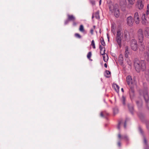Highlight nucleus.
Segmentation results:
<instances>
[{
  "label": "nucleus",
  "mask_w": 149,
  "mask_h": 149,
  "mask_svg": "<svg viewBox=\"0 0 149 149\" xmlns=\"http://www.w3.org/2000/svg\"><path fill=\"white\" fill-rule=\"evenodd\" d=\"M129 120H130V118H126L125 121V122L124 123V127L125 128H126V124L128 121H129Z\"/></svg>",
  "instance_id": "nucleus-21"
},
{
  "label": "nucleus",
  "mask_w": 149,
  "mask_h": 149,
  "mask_svg": "<svg viewBox=\"0 0 149 149\" xmlns=\"http://www.w3.org/2000/svg\"><path fill=\"white\" fill-rule=\"evenodd\" d=\"M134 19L135 22L136 24H138L139 23V18L138 13L136 12L135 13Z\"/></svg>",
  "instance_id": "nucleus-8"
},
{
  "label": "nucleus",
  "mask_w": 149,
  "mask_h": 149,
  "mask_svg": "<svg viewBox=\"0 0 149 149\" xmlns=\"http://www.w3.org/2000/svg\"><path fill=\"white\" fill-rule=\"evenodd\" d=\"M134 79V80L133 81V82H131V84H133V86H136V82L135 81Z\"/></svg>",
  "instance_id": "nucleus-32"
},
{
  "label": "nucleus",
  "mask_w": 149,
  "mask_h": 149,
  "mask_svg": "<svg viewBox=\"0 0 149 149\" xmlns=\"http://www.w3.org/2000/svg\"><path fill=\"white\" fill-rule=\"evenodd\" d=\"M91 45L92 46V47L93 49L95 48V44L94 42V40H92L91 42Z\"/></svg>",
  "instance_id": "nucleus-28"
},
{
  "label": "nucleus",
  "mask_w": 149,
  "mask_h": 149,
  "mask_svg": "<svg viewBox=\"0 0 149 149\" xmlns=\"http://www.w3.org/2000/svg\"><path fill=\"white\" fill-rule=\"evenodd\" d=\"M138 39L140 43H142L144 39L143 30L141 29H139L137 31Z\"/></svg>",
  "instance_id": "nucleus-4"
},
{
  "label": "nucleus",
  "mask_w": 149,
  "mask_h": 149,
  "mask_svg": "<svg viewBox=\"0 0 149 149\" xmlns=\"http://www.w3.org/2000/svg\"><path fill=\"white\" fill-rule=\"evenodd\" d=\"M132 92L133 93V96H134V91L133 90H131V92Z\"/></svg>",
  "instance_id": "nucleus-39"
},
{
  "label": "nucleus",
  "mask_w": 149,
  "mask_h": 149,
  "mask_svg": "<svg viewBox=\"0 0 149 149\" xmlns=\"http://www.w3.org/2000/svg\"><path fill=\"white\" fill-rule=\"evenodd\" d=\"M75 36L76 37L79 38H81V35L77 33H76L75 34Z\"/></svg>",
  "instance_id": "nucleus-29"
},
{
  "label": "nucleus",
  "mask_w": 149,
  "mask_h": 149,
  "mask_svg": "<svg viewBox=\"0 0 149 149\" xmlns=\"http://www.w3.org/2000/svg\"><path fill=\"white\" fill-rule=\"evenodd\" d=\"M144 142L145 144L146 145H147V140H146V138L145 137L144 138Z\"/></svg>",
  "instance_id": "nucleus-36"
},
{
  "label": "nucleus",
  "mask_w": 149,
  "mask_h": 149,
  "mask_svg": "<svg viewBox=\"0 0 149 149\" xmlns=\"http://www.w3.org/2000/svg\"><path fill=\"white\" fill-rule=\"evenodd\" d=\"M122 56V55L120 54L119 56V58L120 59V60H123V58Z\"/></svg>",
  "instance_id": "nucleus-37"
},
{
  "label": "nucleus",
  "mask_w": 149,
  "mask_h": 149,
  "mask_svg": "<svg viewBox=\"0 0 149 149\" xmlns=\"http://www.w3.org/2000/svg\"><path fill=\"white\" fill-rule=\"evenodd\" d=\"M141 46L143 48V49L144 48L145 46L143 44H141Z\"/></svg>",
  "instance_id": "nucleus-42"
},
{
  "label": "nucleus",
  "mask_w": 149,
  "mask_h": 149,
  "mask_svg": "<svg viewBox=\"0 0 149 149\" xmlns=\"http://www.w3.org/2000/svg\"><path fill=\"white\" fill-rule=\"evenodd\" d=\"M144 0H139L137 2L138 7L140 10L143 8L144 6Z\"/></svg>",
  "instance_id": "nucleus-7"
},
{
  "label": "nucleus",
  "mask_w": 149,
  "mask_h": 149,
  "mask_svg": "<svg viewBox=\"0 0 149 149\" xmlns=\"http://www.w3.org/2000/svg\"><path fill=\"white\" fill-rule=\"evenodd\" d=\"M94 2H92V3L93 4L94 3Z\"/></svg>",
  "instance_id": "nucleus-50"
},
{
  "label": "nucleus",
  "mask_w": 149,
  "mask_h": 149,
  "mask_svg": "<svg viewBox=\"0 0 149 149\" xmlns=\"http://www.w3.org/2000/svg\"><path fill=\"white\" fill-rule=\"evenodd\" d=\"M146 77H147V79L149 81V70L148 71V73L146 75Z\"/></svg>",
  "instance_id": "nucleus-33"
},
{
  "label": "nucleus",
  "mask_w": 149,
  "mask_h": 149,
  "mask_svg": "<svg viewBox=\"0 0 149 149\" xmlns=\"http://www.w3.org/2000/svg\"><path fill=\"white\" fill-rule=\"evenodd\" d=\"M134 68L138 72L141 70L144 71L146 68V63L144 60H140L137 59H135L133 61Z\"/></svg>",
  "instance_id": "nucleus-1"
},
{
  "label": "nucleus",
  "mask_w": 149,
  "mask_h": 149,
  "mask_svg": "<svg viewBox=\"0 0 149 149\" xmlns=\"http://www.w3.org/2000/svg\"><path fill=\"white\" fill-rule=\"evenodd\" d=\"M79 30L80 32L82 33H84L85 32V30L84 29V26L82 25H80Z\"/></svg>",
  "instance_id": "nucleus-18"
},
{
  "label": "nucleus",
  "mask_w": 149,
  "mask_h": 149,
  "mask_svg": "<svg viewBox=\"0 0 149 149\" xmlns=\"http://www.w3.org/2000/svg\"><path fill=\"white\" fill-rule=\"evenodd\" d=\"M140 131H141V132L142 133V130L141 129H140Z\"/></svg>",
  "instance_id": "nucleus-48"
},
{
  "label": "nucleus",
  "mask_w": 149,
  "mask_h": 149,
  "mask_svg": "<svg viewBox=\"0 0 149 149\" xmlns=\"http://www.w3.org/2000/svg\"><path fill=\"white\" fill-rule=\"evenodd\" d=\"M108 39H109V38L108 37Z\"/></svg>",
  "instance_id": "nucleus-51"
},
{
  "label": "nucleus",
  "mask_w": 149,
  "mask_h": 149,
  "mask_svg": "<svg viewBox=\"0 0 149 149\" xmlns=\"http://www.w3.org/2000/svg\"><path fill=\"white\" fill-rule=\"evenodd\" d=\"M126 81L127 84L129 85H130V75H128L126 77Z\"/></svg>",
  "instance_id": "nucleus-19"
},
{
  "label": "nucleus",
  "mask_w": 149,
  "mask_h": 149,
  "mask_svg": "<svg viewBox=\"0 0 149 149\" xmlns=\"http://www.w3.org/2000/svg\"><path fill=\"white\" fill-rule=\"evenodd\" d=\"M134 2L132 1V3L131 2V4H134Z\"/></svg>",
  "instance_id": "nucleus-45"
},
{
  "label": "nucleus",
  "mask_w": 149,
  "mask_h": 149,
  "mask_svg": "<svg viewBox=\"0 0 149 149\" xmlns=\"http://www.w3.org/2000/svg\"><path fill=\"white\" fill-rule=\"evenodd\" d=\"M93 29H95V26H93Z\"/></svg>",
  "instance_id": "nucleus-44"
},
{
  "label": "nucleus",
  "mask_w": 149,
  "mask_h": 149,
  "mask_svg": "<svg viewBox=\"0 0 149 149\" xmlns=\"http://www.w3.org/2000/svg\"><path fill=\"white\" fill-rule=\"evenodd\" d=\"M145 36L147 38H149V28H146L145 31Z\"/></svg>",
  "instance_id": "nucleus-11"
},
{
  "label": "nucleus",
  "mask_w": 149,
  "mask_h": 149,
  "mask_svg": "<svg viewBox=\"0 0 149 149\" xmlns=\"http://www.w3.org/2000/svg\"><path fill=\"white\" fill-rule=\"evenodd\" d=\"M118 112V109L117 108H115L113 109V113L114 115L117 114Z\"/></svg>",
  "instance_id": "nucleus-27"
},
{
  "label": "nucleus",
  "mask_w": 149,
  "mask_h": 149,
  "mask_svg": "<svg viewBox=\"0 0 149 149\" xmlns=\"http://www.w3.org/2000/svg\"><path fill=\"white\" fill-rule=\"evenodd\" d=\"M100 40L101 43L102 45L103 46H105V43L104 40L103 38H101Z\"/></svg>",
  "instance_id": "nucleus-26"
},
{
  "label": "nucleus",
  "mask_w": 149,
  "mask_h": 149,
  "mask_svg": "<svg viewBox=\"0 0 149 149\" xmlns=\"http://www.w3.org/2000/svg\"><path fill=\"white\" fill-rule=\"evenodd\" d=\"M121 37V31L119 30H118L117 32V36L116 37Z\"/></svg>",
  "instance_id": "nucleus-25"
},
{
  "label": "nucleus",
  "mask_w": 149,
  "mask_h": 149,
  "mask_svg": "<svg viewBox=\"0 0 149 149\" xmlns=\"http://www.w3.org/2000/svg\"><path fill=\"white\" fill-rule=\"evenodd\" d=\"M125 97L124 96H123L122 98L121 99V101L123 103V105H124L125 108L127 109H128L129 111H130V103H128L126 105L125 103Z\"/></svg>",
  "instance_id": "nucleus-6"
},
{
  "label": "nucleus",
  "mask_w": 149,
  "mask_h": 149,
  "mask_svg": "<svg viewBox=\"0 0 149 149\" xmlns=\"http://www.w3.org/2000/svg\"><path fill=\"white\" fill-rule=\"evenodd\" d=\"M100 116L101 117H105V116L104 115V113L103 112H101L100 113Z\"/></svg>",
  "instance_id": "nucleus-34"
},
{
  "label": "nucleus",
  "mask_w": 149,
  "mask_h": 149,
  "mask_svg": "<svg viewBox=\"0 0 149 149\" xmlns=\"http://www.w3.org/2000/svg\"><path fill=\"white\" fill-rule=\"evenodd\" d=\"M129 2H130V0H127Z\"/></svg>",
  "instance_id": "nucleus-49"
},
{
  "label": "nucleus",
  "mask_w": 149,
  "mask_h": 149,
  "mask_svg": "<svg viewBox=\"0 0 149 149\" xmlns=\"http://www.w3.org/2000/svg\"><path fill=\"white\" fill-rule=\"evenodd\" d=\"M109 9L112 12H114L115 16L118 17L120 15L119 10L117 5L114 6L113 5H111L109 7Z\"/></svg>",
  "instance_id": "nucleus-2"
},
{
  "label": "nucleus",
  "mask_w": 149,
  "mask_h": 149,
  "mask_svg": "<svg viewBox=\"0 0 149 149\" xmlns=\"http://www.w3.org/2000/svg\"><path fill=\"white\" fill-rule=\"evenodd\" d=\"M94 15H93L92 16V18H94Z\"/></svg>",
  "instance_id": "nucleus-47"
},
{
  "label": "nucleus",
  "mask_w": 149,
  "mask_h": 149,
  "mask_svg": "<svg viewBox=\"0 0 149 149\" xmlns=\"http://www.w3.org/2000/svg\"><path fill=\"white\" fill-rule=\"evenodd\" d=\"M94 16L97 19H99L100 18V16L99 15V12L98 11H97L94 14Z\"/></svg>",
  "instance_id": "nucleus-23"
},
{
  "label": "nucleus",
  "mask_w": 149,
  "mask_h": 149,
  "mask_svg": "<svg viewBox=\"0 0 149 149\" xmlns=\"http://www.w3.org/2000/svg\"><path fill=\"white\" fill-rule=\"evenodd\" d=\"M91 56V53L89 52L88 53L87 55V57L88 59H90Z\"/></svg>",
  "instance_id": "nucleus-30"
},
{
  "label": "nucleus",
  "mask_w": 149,
  "mask_h": 149,
  "mask_svg": "<svg viewBox=\"0 0 149 149\" xmlns=\"http://www.w3.org/2000/svg\"><path fill=\"white\" fill-rule=\"evenodd\" d=\"M127 24L129 26L130 25V16L128 17L127 19Z\"/></svg>",
  "instance_id": "nucleus-24"
},
{
  "label": "nucleus",
  "mask_w": 149,
  "mask_h": 149,
  "mask_svg": "<svg viewBox=\"0 0 149 149\" xmlns=\"http://www.w3.org/2000/svg\"><path fill=\"white\" fill-rule=\"evenodd\" d=\"M145 14H144L142 17V23L143 24L146 25L147 23V20L145 18Z\"/></svg>",
  "instance_id": "nucleus-13"
},
{
  "label": "nucleus",
  "mask_w": 149,
  "mask_h": 149,
  "mask_svg": "<svg viewBox=\"0 0 149 149\" xmlns=\"http://www.w3.org/2000/svg\"><path fill=\"white\" fill-rule=\"evenodd\" d=\"M118 137L120 139H123L126 141H127L129 140V138L126 135H124L122 136L121 134H119L118 135Z\"/></svg>",
  "instance_id": "nucleus-9"
},
{
  "label": "nucleus",
  "mask_w": 149,
  "mask_h": 149,
  "mask_svg": "<svg viewBox=\"0 0 149 149\" xmlns=\"http://www.w3.org/2000/svg\"><path fill=\"white\" fill-rule=\"evenodd\" d=\"M116 39L119 46L120 47L121 46V41L122 40L121 37H116Z\"/></svg>",
  "instance_id": "nucleus-14"
},
{
  "label": "nucleus",
  "mask_w": 149,
  "mask_h": 149,
  "mask_svg": "<svg viewBox=\"0 0 149 149\" xmlns=\"http://www.w3.org/2000/svg\"><path fill=\"white\" fill-rule=\"evenodd\" d=\"M101 0H100V4H101Z\"/></svg>",
  "instance_id": "nucleus-46"
},
{
  "label": "nucleus",
  "mask_w": 149,
  "mask_h": 149,
  "mask_svg": "<svg viewBox=\"0 0 149 149\" xmlns=\"http://www.w3.org/2000/svg\"><path fill=\"white\" fill-rule=\"evenodd\" d=\"M103 59L104 61L107 62L108 59V57L107 54L103 55Z\"/></svg>",
  "instance_id": "nucleus-17"
},
{
  "label": "nucleus",
  "mask_w": 149,
  "mask_h": 149,
  "mask_svg": "<svg viewBox=\"0 0 149 149\" xmlns=\"http://www.w3.org/2000/svg\"><path fill=\"white\" fill-rule=\"evenodd\" d=\"M118 145L119 146H120L121 144H120V142H118Z\"/></svg>",
  "instance_id": "nucleus-40"
},
{
  "label": "nucleus",
  "mask_w": 149,
  "mask_h": 149,
  "mask_svg": "<svg viewBox=\"0 0 149 149\" xmlns=\"http://www.w3.org/2000/svg\"><path fill=\"white\" fill-rule=\"evenodd\" d=\"M141 95H143L144 99L147 103L148 108L149 109V100L147 91L146 90H141L140 92Z\"/></svg>",
  "instance_id": "nucleus-3"
},
{
  "label": "nucleus",
  "mask_w": 149,
  "mask_h": 149,
  "mask_svg": "<svg viewBox=\"0 0 149 149\" xmlns=\"http://www.w3.org/2000/svg\"><path fill=\"white\" fill-rule=\"evenodd\" d=\"M113 87L117 93L119 92V87L118 85L116 84H113Z\"/></svg>",
  "instance_id": "nucleus-12"
},
{
  "label": "nucleus",
  "mask_w": 149,
  "mask_h": 149,
  "mask_svg": "<svg viewBox=\"0 0 149 149\" xmlns=\"http://www.w3.org/2000/svg\"><path fill=\"white\" fill-rule=\"evenodd\" d=\"M128 64L130 65V64H129V63H128Z\"/></svg>",
  "instance_id": "nucleus-52"
},
{
  "label": "nucleus",
  "mask_w": 149,
  "mask_h": 149,
  "mask_svg": "<svg viewBox=\"0 0 149 149\" xmlns=\"http://www.w3.org/2000/svg\"><path fill=\"white\" fill-rule=\"evenodd\" d=\"M93 29H91L90 30V33H91L92 35H93Z\"/></svg>",
  "instance_id": "nucleus-38"
},
{
  "label": "nucleus",
  "mask_w": 149,
  "mask_h": 149,
  "mask_svg": "<svg viewBox=\"0 0 149 149\" xmlns=\"http://www.w3.org/2000/svg\"><path fill=\"white\" fill-rule=\"evenodd\" d=\"M121 91H122V92H124V91H123V88H122L121 89Z\"/></svg>",
  "instance_id": "nucleus-43"
},
{
  "label": "nucleus",
  "mask_w": 149,
  "mask_h": 149,
  "mask_svg": "<svg viewBox=\"0 0 149 149\" xmlns=\"http://www.w3.org/2000/svg\"><path fill=\"white\" fill-rule=\"evenodd\" d=\"M111 72L108 70H106L105 74V76L107 77H110Z\"/></svg>",
  "instance_id": "nucleus-20"
},
{
  "label": "nucleus",
  "mask_w": 149,
  "mask_h": 149,
  "mask_svg": "<svg viewBox=\"0 0 149 149\" xmlns=\"http://www.w3.org/2000/svg\"><path fill=\"white\" fill-rule=\"evenodd\" d=\"M147 12L146 14L147 15H148L149 13V4H148L147 5Z\"/></svg>",
  "instance_id": "nucleus-31"
},
{
  "label": "nucleus",
  "mask_w": 149,
  "mask_h": 149,
  "mask_svg": "<svg viewBox=\"0 0 149 149\" xmlns=\"http://www.w3.org/2000/svg\"><path fill=\"white\" fill-rule=\"evenodd\" d=\"M104 67H105L106 68H107V63H104Z\"/></svg>",
  "instance_id": "nucleus-41"
},
{
  "label": "nucleus",
  "mask_w": 149,
  "mask_h": 149,
  "mask_svg": "<svg viewBox=\"0 0 149 149\" xmlns=\"http://www.w3.org/2000/svg\"><path fill=\"white\" fill-rule=\"evenodd\" d=\"M111 30L112 32H113V33L114 34L115 33V29L113 28H111Z\"/></svg>",
  "instance_id": "nucleus-35"
},
{
  "label": "nucleus",
  "mask_w": 149,
  "mask_h": 149,
  "mask_svg": "<svg viewBox=\"0 0 149 149\" xmlns=\"http://www.w3.org/2000/svg\"><path fill=\"white\" fill-rule=\"evenodd\" d=\"M122 123V120H121L119 121L118 123V124L117 127V128L119 130H120V125H121V124Z\"/></svg>",
  "instance_id": "nucleus-22"
},
{
  "label": "nucleus",
  "mask_w": 149,
  "mask_h": 149,
  "mask_svg": "<svg viewBox=\"0 0 149 149\" xmlns=\"http://www.w3.org/2000/svg\"><path fill=\"white\" fill-rule=\"evenodd\" d=\"M68 19L69 20L74 21L75 20V17L73 15H68Z\"/></svg>",
  "instance_id": "nucleus-15"
},
{
  "label": "nucleus",
  "mask_w": 149,
  "mask_h": 149,
  "mask_svg": "<svg viewBox=\"0 0 149 149\" xmlns=\"http://www.w3.org/2000/svg\"><path fill=\"white\" fill-rule=\"evenodd\" d=\"M131 48L134 51H136L137 49L138 46L137 41L136 40H132L131 42Z\"/></svg>",
  "instance_id": "nucleus-5"
},
{
  "label": "nucleus",
  "mask_w": 149,
  "mask_h": 149,
  "mask_svg": "<svg viewBox=\"0 0 149 149\" xmlns=\"http://www.w3.org/2000/svg\"><path fill=\"white\" fill-rule=\"evenodd\" d=\"M100 49V53L102 55H104L105 54V48L104 47H102L101 45H100L99 46Z\"/></svg>",
  "instance_id": "nucleus-10"
},
{
  "label": "nucleus",
  "mask_w": 149,
  "mask_h": 149,
  "mask_svg": "<svg viewBox=\"0 0 149 149\" xmlns=\"http://www.w3.org/2000/svg\"><path fill=\"white\" fill-rule=\"evenodd\" d=\"M129 54L130 53L128 52V48L127 47H126L125 48V56L126 58H128Z\"/></svg>",
  "instance_id": "nucleus-16"
}]
</instances>
